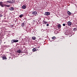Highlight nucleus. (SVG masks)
<instances>
[{
  "label": "nucleus",
  "instance_id": "obj_5",
  "mask_svg": "<svg viewBox=\"0 0 77 77\" xmlns=\"http://www.w3.org/2000/svg\"><path fill=\"white\" fill-rule=\"evenodd\" d=\"M50 13L49 12H46L45 13V15H50Z\"/></svg>",
  "mask_w": 77,
  "mask_h": 77
},
{
  "label": "nucleus",
  "instance_id": "obj_2",
  "mask_svg": "<svg viewBox=\"0 0 77 77\" xmlns=\"http://www.w3.org/2000/svg\"><path fill=\"white\" fill-rule=\"evenodd\" d=\"M18 40L13 39L11 41V43H14V42H18Z\"/></svg>",
  "mask_w": 77,
  "mask_h": 77
},
{
  "label": "nucleus",
  "instance_id": "obj_16",
  "mask_svg": "<svg viewBox=\"0 0 77 77\" xmlns=\"http://www.w3.org/2000/svg\"><path fill=\"white\" fill-rule=\"evenodd\" d=\"M77 30V28H75L73 29V31H76V30Z\"/></svg>",
  "mask_w": 77,
  "mask_h": 77
},
{
  "label": "nucleus",
  "instance_id": "obj_8",
  "mask_svg": "<svg viewBox=\"0 0 77 77\" xmlns=\"http://www.w3.org/2000/svg\"><path fill=\"white\" fill-rule=\"evenodd\" d=\"M5 59H7L6 57L3 56L2 57V60H5Z\"/></svg>",
  "mask_w": 77,
  "mask_h": 77
},
{
  "label": "nucleus",
  "instance_id": "obj_24",
  "mask_svg": "<svg viewBox=\"0 0 77 77\" xmlns=\"http://www.w3.org/2000/svg\"><path fill=\"white\" fill-rule=\"evenodd\" d=\"M67 34H68V35H69L70 34V33H69V32H68V33H67Z\"/></svg>",
  "mask_w": 77,
  "mask_h": 77
},
{
  "label": "nucleus",
  "instance_id": "obj_3",
  "mask_svg": "<svg viewBox=\"0 0 77 77\" xmlns=\"http://www.w3.org/2000/svg\"><path fill=\"white\" fill-rule=\"evenodd\" d=\"M0 6H1V7H5L6 6V5L5 4H3V2H0Z\"/></svg>",
  "mask_w": 77,
  "mask_h": 77
},
{
  "label": "nucleus",
  "instance_id": "obj_4",
  "mask_svg": "<svg viewBox=\"0 0 77 77\" xmlns=\"http://www.w3.org/2000/svg\"><path fill=\"white\" fill-rule=\"evenodd\" d=\"M67 24H68L69 26H70L72 25V22H71L70 21H68L67 23Z\"/></svg>",
  "mask_w": 77,
  "mask_h": 77
},
{
  "label": "nucleus",
  "instance_id": "obj_9",
  "mask_svg": "<svg viewBox=\"0 0 77 77\" xmlns=\"http://www.w3.org/2000/svg\"><path fill=\"white\" fill-rule=\"evenodd\" d=\"M22 7L23 9H26V6L25 5H23Z\"/></svg>",
  "mask_w": 77,
  "mask_h": 77
},
{
  "label": "nucleus",
  "instance_id": "obj_23",
  "mask_svg": "<svg viewBox=\"0 0 77 77\" xmlns=\"http://www.w3.org/2000/svg\"><path fill=\"white\" fill-rule=\"evenodd\" d=\"M48 23H47V22H46V23H45V24H47Z\"/></svg>",
  "mask_w": 77,
  "mask_h": 77
},
{
  "label": "nucleus",
  "instance_id": "obj_11",
  "mask_svg": "<svg viewBox=\"0 0 77 77\" xmlns=\"http://www.w3.org/2000/svg\"><path fill=\"white\" fill-rule=\"evenodd\" d=\"M23 16H24V15L23 14H22L20 15L19 16V17H20V18H22L23 17Z\"/></svg>",
  "mask_w": 77,
  "mask_h": 77
},
{
  "label": "nucleus",
  "instance_id": "obj_13",
  "mask_svg": "<svg viewBox=\"0 0 77 77\" xmlns=\"http://www.w3.org/2000/svg\"><path fill=\"white\" fill-rule=\"evenodd\" d=\"M67 14L68 15H71V13L70 12L68 11H67Z\"/></svg>",
  "mask_w": 77,
  "mask_h": 77
},
{
  "label": "nucleus",
  "instance_id": "obj_1",
  "mask_svg": "<svg viewBox=\"0 0 77 77\" xmlns=\"http://www.w3.org/2000/svg\"><path fill=\"white\" fill-rule=\"evenodd\" d=\"M32 14L35 16H37L38 15V12L36 11H33L32 12Z\"/></svg>",
  "mask_w": 77,
  "mask_h": 77
},
{
  "label": "nucleus",
  "instance_id": "obj_10",
  "mask_svg": "<svg viewBox=\"0 0 77 77\" xmlns=\"http://www.w3.org/2000/svg\"><path fill=\"white\" fill-rule=\"evenodd\" d=\"M7 2H8V3H13V2H12L11 1H8Z\"/></svg>",
  "mask_w": 77,
  "mask_h": 77
},
{
  "label": "nucleus",
  "instance_id": "obj_17",
  "mask_svg": "<svg viewBox=\"0 0 77 77\" xmlns=\"http://www.w3.org/2000/svg\"><path fill=\"white\" fill-rule=\"evenodd\" d=\"M36 51V49L35 48H34L32 49L33 51Z\"/></svg>",
  "mask_w": 77,
  "mask_h": 77
},
{
  "label": "nucleus",
  "instance_id": "obj_25",
  "mask_svg": "<svg viewBox=\"0 0 77 77\" xmlns=\"http://www.w3.org/2000/svg\"><path fill=\"white\" fill-rule=\"evenodd\" d=\"M39 47H39H39H38V48H39Z\"/></svg>",
  "mask_w": 77,
  "mask_h": 77
},
{
  "label": "nucleus",
  "instance_id": "obj_12",
  "mask_svg": "<svg viewBox=\"0 0 77 77\" xmlns=\"http://www.w3.org/2000/svg\"><path fill=\"white\" fill-rule=\"evenodd\" d=\"M32 38L33 40H35V39H36V37L35 36L32 37Z\"/></svg>",
  "mask_w": 77,
  "mask_h": 77
},
{
  "label": "nucleus",
  "instance_id": "obj_19",
  "mask_svg": "<svg viewBox=\"0 0 77 77\" xmlns=\"http://www.w3.org/2000/svg\"><path fill=\"white\" fill-rule=\"evenodd\" d=\"M46 21H45V20H43V24H45V23H46Z\"/></svg>",
  "mask_w": 77,
  "mask_h": 77
},
{
  "label": "nucleus",
  "instance_id": "obj_20",
  "mask_svg": "<svg viewBox=\"0 0 77 77\" xmlns=\"http://www.w3.org/2000/svg\"><path fill=\"white\" fill-rule=\"evenodd\" d=\"M3 15L2 14H0V17H2Z\"/></svg>",
  "mask_w": 77,
  "mask_h": 77
},
{
  "label": "nucleus",
  "instance_id": "obj_22",
  "mask_svg": "<svg viewBox=\"0 0 77 77\" xmlns=\"http://www.w3.org/2000/svg\"><path fill=\"white\" fill-rule=\"evenodd\" d=\"M46 26H49V24H46Z\"/></svg>",
  "mask_w": 77,
  "mask_h": 77
},
{
  "label": "nucleus",
  "instance_id": "obj_26",
  "mask_svg": "<svg viewBox=\"0 0 77 77\" xmlns=\"http://www.w3.org/2000/svg\"><path fill=\"white\" fill-rule=\"evenodd\" d=\"M38 22L39 21V20H38Z\"/></svg>",
  "mask_w": 77,
  "mask_h": 77
},
{
  "label": "nucleus",
  "instance_id": "obj_6",
  "mask_svg": "<svg viewBox=\"0 0 77 77\" xmlns=\"http://www.w3.org/2000/svg\"><path fill=\"white\" fill-rule=\"evenodd\" d=\"M17 52L18 53H19L20 54V53H21V50H19L17 51Z\"/></svg>",
  "mask_w": 77,
  "mask_h": 77
},
{
  "label": "nucleus",
  "instance_id": "obj_15",
  "mask_svg": "<svg viewBox=\"0 0 77 77\" xmlns=\"http://www.w3.org/2000/svg\"><path fill=\"white\" fill-rule=\"evenodd\" d=\"M57 26L58 28H60V27H61V25L60 24H58Z\"/></svg>",
  "mask_w": 77,
  "mask_h": 77
},
{
  "label": "nucleus",
  "instance_id": "obj_21",
  "mask_svg": "<svg viewBox=\"0 0 77 77\" xmlns=\"http://www.w3.org/2000/svg\"><path fill=\"white\" fill-rule=\"evenodd\" d=\"M63 26H65V23H63Z\"/></svg>",
  "mask_w": 77,
  "mask_h": 77
},
{
  "label": "nucleus",
  "instance_id": "obj_27",
  "mask_svg": "<svg viewBox=\"0 0 77 77\" xmlns=\"http://www.w3.org/2000/svg\"><path fill=\"white\" fill-rule=\"evenodd\" d=\"M5 43V42L4 43Z\"/></svg>",
  "mask_w": 77,
  "mask_h": 77
},
{
  "label": "nucleus",
  "instance_id": "obj_14",
  "mask_svg": "<svg viewBox=\"0 0 77 77\" xmlns=\"http://www.w3.org/2000/svg\"><path fill=\"white\" fill-rule=\"evenodd\" d=\"M21 26L23 27L24 26V23H22L21 24Z\"/></svg>",
  "mask_w": 77,
  "mask_h": 77
},
{
  "label": "nucleus",
  "instance_id": "obj_7",
  "mask_svg": "<svg viewBox=\"0 0 77 77\" xmlns=\"http://www.w3.org/2000/svg\"><path fill=\"white\" fill-rule=\"evenodd\" d=\"M14 10V8L13 7H11L9 8V10H10V11H13Z\"/></svg>",
  "mask_w": 77,
  "mask_h": 77
},
{
  "label": "nucleus",
  "instance_id": "obj_18",
  "mask_svg": "<svg viewBox=\"0 0 77 77\" xmlns=\"http://www.w3.org/2000/svg\"><path fill=\"white\" fill-rule=\"evenodd\" d=\"M56 39V37L55 36L53 37L52 38V39Z\"/></svg>",
  "mask_w": 77,
  "mask_h": 77
}]
</instances>
